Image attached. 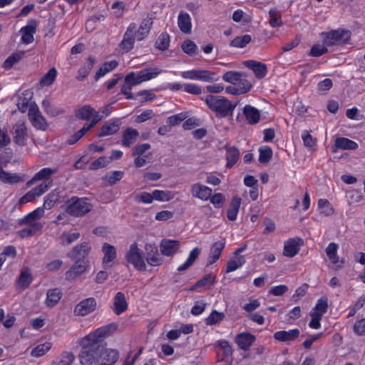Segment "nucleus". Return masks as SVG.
<instances>
[{"instance_id": "obj_1", "label": "nucleus", "mask_w": 365, "mask_h": 365, "mask_svg": "<svg viewBox=\"0 0 365 365\" xmlns=\"http://www.w3.org/2000/svg\"><path fill=\"white\" fill-rule=\"evenodd\" d=\"M117 329V324L110 323L82 338L80 342V363L82 365H114L119 359V351L115 349L106 348L104 339Z\"/></svg>"}, {"instance_id": "obj_2", "label": "nucleus", "mask_w": 365, "mask_h": 365, "mask_svg": "<svg viewBox=\"0 0 365 365\" xmlns=\"http://www.w3.org/2000/svg\"><path fill=\"white\" fill-rule=\"evenodd\" d=\"M201 99L217 118H232L237 105V103H232L227 98L220 96L207 95Z\"/></svg>"}, {"instance_id": "obj_3", "label": "nucleus", "mask_w": 365, "mask_h": 365, "mask_svg": "<svg viewBox=\"0 0 365 365\" xmlns=\"http://www.w3.org/2000/svg\"><path fill=\"white\" fill-rule=\"evenodd\" d=\"M92 207L88 198L72 196L66 202L65 211L71 217H81L90 212Z\"/></svg>"}, {"instance_id": "obj_4", "label": "nucleus", "mask_w": 365, "mask_h": 365, "mask_svg": "<svg viewBox=\"0 0 365 365\" xmlns=\"http://www.w3.org/2000/svg\"><path fill=\"white\" fill-rule=\"evenodd\" d=\"M45 211L42 207H37L32 212H29L24 217L19 219V224L20 225H29L28 228L23 229L21 231V236H32L43 228L41 222H36L44 215Z\"/></svg>"}, {"instance_id": "obj_5", "label": "nucleus", "mask_w": 365, "mask_h": 365, "mask_svg": "<svg viewBox=\"0 0 365 365\" xmlns=\"http://www.w3.org/2000/svg\"><path fill=\"white\" fill-rule=\"evenodd\" d=\"M323 43L326 46H331L346 43L351 38V32L346 29L331 30L322 32Z\"/></svg>"}, {"instance_id": "obj_6", "label": "nucleus", "mask_w": 365, "mask_h": 365, "mask_svg": "<svg viewBox=\"0 0 365 365\" xmlns=\"http://www.w3.org/2000/svg\"><path fill=\"white\" fill-rule=\"evenodd\" d=\"M181 76L185 79L208 83L215 82L220 79V76L215 72L205 69H192L182 71Z\"/></svg>"}, {"instance_id": "obj_7", "label": "nucleus", "mask_w": 365, "mask_h": 365, "mask_svg": "<svg viewBox=\"0 0 365 365\" xmlns=\"http://www.w3.org/2000/svg\"><path fill=\"white\" fill-rule=\"evenodd\" d=\"M126 261L133 265L138 271L143 272L146 269V264L143 251L138 248V244L134 242L130 245L125 255Z\"/></svg>"}, {"instance_id": "obj_8", "label": "nucleus", "mask_w": 365, "mask_h": 365, "mask_svg": "<svg viewBox=\"0 0 365 365\" xmlns=\"http://www.w3.org/2000/svg\"><path fill=\"white\" fill-rule=\"evenodd\" d=\"M212 346L215 349L217 361L232 362L233 349L228 341L220 339L214 342Z\"/></svg>"}, {"instance_id": "obj_9", "label": "nucleus", "mask_w": 365, "mask_h": 365, "mask_svg": "<svg viewBox=\"0 0 365 365\" xmlns=\"http://www.w3.org/2000/svg\"><path fill=\"white\" fill-rule=\"evenodd\" d=\"M144 259L151 267H157L163 264L164 259L158 252L155 244L146 243L144 247Z\"/></svg>"}, {"instance_id": "obj_10", "label": "nucleus", "mask_w": 365, "mask_h": 365, "mask_svg": "<svg viewBox=\"0 0 365 365\" xmlns=\"http://www.w3.org/2000/svg\"><path fill=\"white\" fill-rule=\"evenodd\" d=\"M135 29H137L135 23L132 22L128 25L123 35V40L119 43V48L123 53H128L133 48L136 40L135 35Z\"/></svg>"}, {"instance_id": "obj_11", "label": "nucleus", "mask_w": 365, "mask_h": 365, "mask_svg": "<svg viewBox=\"0 0 365 365\" xmlns=\"http://www.w3.org/2000/svg\"><path fill=\"white\" fill-rule=\"evenodd\" d=\"M51 183H46V182H41L36 187L32 188L25 195H24L19 199L20 205H25L29 202H32L36 197L41 196L44 194L50 187Z\"/></svg>"}, {"instance_id": "obj_12", "label": "nucleus", "mask_w": 365, "mask_h": 365, "mask_svg": "<svg viewBox=\"0 0 365 365\" xmlns=\"http://www.w3.org/2000/svg\"><path fill=\"white\" fill-rule=\"evenodd\" d=\"M29 118L32 125L38 130H45L48 124L45 118L41 115L36 105L31 106L29 108Z\"/></svg>"}, {"instance_id": "obj_13", "label": "nucleus", "mask_w": 365, "mask_h": 365, "mask_svg": "<svg viewBox=\"0 0 365 365\" xmlns=\"http://www.w3.org/2000/svg\"><path fill=\"white\" fill-rule=\"evenodd\" d=\"M96 300L93 297H88L83 299L76 304L74 309V314L76 316L85 317L96 309Z\"/></svg>"}, {"instance_id": "obj_14", "label": "nucleus", "mask_w": 365, "mask_h": 365, "mask_svg": "<svg viewBox=\"0 0 365 365\" xmlns=\"http://www.w3.org/2000/svg\"><path fill=\"white\" fill-rule=\"evenodd\" d=\"M302 245H304V240L301 237L288 239L284 243L283 255L290 258L294 257L299 253L300 247Z\"/></svg>"}, {"instance_id": "obj_15", "label": "nucleus", "mask_w": 365, "mask_h": 365, "mask_svg": "<svg viewBox=\"0 0 365 365\" xmlns=\"http://www.w3.org/2000/svg\"><path fill=\"white\" fill-rule=\"evenodd\" d=\"M256 341V336L248 332L244 331L237 334L235 337V342L239 349L247 351Z\"/></svg>"}, {"instance_id": "obj_16", "label": "nucleus", "mask_w": 365, "mask_h": 365, "mask_svg": "<svg viewBox=\"0 0 365 365\" xmlns=\"http://www.w3.org/2000/svg\"><path fill=\"white\" fill-rule=\"evenodd\" d=\"M102 252L103 257L102 259V264L104 269H108L112 267L114 259L117 257V252L115 246L105 242L102 246Z\"/></svg>"}, {"instance_id": "obj_17", "label": "nucleus", "mask_w": 365, "mask_h": 365, "mask_svg": "<svg viewBox=\"0 0 365 365\" xmlns=\"http://www.w3.org/2000/svg\"><path fill=\"white\" fill-rule=\"evenodd\" d=\"M128 309V302L125 295L122 292H118L113 299L111 309L118 316L124 313Z\"/></svg>"}, {"instance_id": "obj_18", "label": "nucleus", "mask_w": 365, "mask_h": 365, "mask_svg": "<svg viewBox=\"0 0 365 365\" xmlns=\"http://www.w3.org/2000/svg\"><path fill=\"white\" fill-rule=\"evenodd\" d=\"M153 24V15H148L140 22V26L137 30L135 29V35L138 41L144 40L149 34Z\"/></svg>"}, {"instance_id": "obj_19", "label": "nucleus", "mask_w": 365, "mask_h": 365, "mask_svg": "<svg viewBox=\"0 0 365 365\" xmlns=\"http://www.w3.org/2000/svg\"><path fill=\"white\" fill-rule=\"evenodd\" d=\"M190 192L193 197L198 198L202 201H207L212 195V190L200 182L192 185Z\"/></svg>"}, {"instance_id": "obj_20", "label": "nucleus", "mask_w": 365, "mask_h": 365, "mask_svg": "<svg viewBox=\"0 0 365 365\" xmlns=\"http://www.w3.org/2000/svg\"><path fill=\"white\" fill-rule=\"evenodd\" d=\"M225 239H222V240L215 242L212 245L207 257V266L215 263L220 259L222 252L225 247Z\"/></svg>"}, {"instance_id": "obj_21", "label": "nucleus", "mask_w": 365, "mask_h": 365, "mask_svg": "<svg viewBox=\"0 0 365 365\" xmlns=\"http://www.w3.org/2000/svg\"><path fill=\"white\" fill-rule=\"evenodd\" d=\"M244 64L247 68L253 71L255 77L258 79L264 78L267 73V67L264 63L255 60H248L245 61Z\"/></svg>"}, {"instance_id": "obj_22", "label": "nucleus", "mask_w": 365, "mask_h": 365, "mask_svg": "<svg viewBox=\"0 0 365 365\" xmlns=\"http://www.w3.org/2000/svg\"><path fill=\"white\" fill-rule=\"evenodd\" d=\"M91 247L88 242H83L75 246L72 251L68 254V257L72 259L83 262V259L88 255Z\"/></svg>"}, {"instance_id": "obj_23", "label": "nucleus", "mask_w": 365, "mask_h": 365, "mask_svg": "<svg viewBox=\"0 0 365 365\" xmlns=\"http://www.w3.org/2000/svg\"><path fill=\"white\" fill-rule=\"evenodd\" d=\"M56 168H43L38 171L31 180L26 182V185L27 187H31L34 183L41 180H50L53 174L56 173Z\"/></svg>"}, {"instance_id": "obj_24", "label": "nucleus", "mask_w": 365, "mask_h": 365, "mask_svg": "<svg viewBox=\"0 0 365 365\" xmlns=\"http://www.w3.org/2000/svg\"><path fill=\"white\" fill-rule=\"evenodd\" d=\"M14 141L16 144L24 146L27 140V128L24 123H17L14 126Z\"/></svg>"}, {"instance_id": "obj_25", "label": "nucleus", "mask_w": 365, "mask_h": 365, "mask_svg": "<svg viewBox=\"0 0 365 365\" xmlns=\"http://www.w3.org/2000/svg\"><path fill=\"white\" fill-rule=\"evenodd\" d=\"M299 329L295 328L289 331H277L274 334L273 337L278 341L289 342L296 340L299 336Z\"/></svg>"}, {"instance_id": "obj_26", "label": "nucleus", "mask_w": 365, "mask_h": 365, "mask_svg": "<svg viewBox=\"0 0 365 365\" xmlns=\"http://www.w3.org/2000/svg\"><path fill=\"white\" fill-rule=\"evenodd\" d=\"M86 270V266L83 262L76 260L75 263L65 273V279L72 281L80 277Z\"/></svg>"}, {"instance_id": "obj_27", "label": "nucleus", "mask_w": 365, "mask_h": 365, "mask_svg": "<svg viewBox=\"0 0 365 365\" xmlns=\"http://www.w3.org/2000/svg\"><path fill=\"white\" fill-rule=\"evenodd\" d=\"M179 247V242L173 240L164 239L160 245L161 254L167 257L174 255L178 252Z\"/></svg>"}, {"instance_id": "obj_28", "label": "nucleus", "mask_w": 365, "mask_h": 365, "mask_svg": "<svg viewBox=\"0 0 365 365\" xmlns=\"http://www.w3.org/2000/svg\"><path fill=\"white\" fill-rule=\"evenodd\" d=\"M225 159L227 160L226 168H232L239 160L240 153L238 148L235 146H230L229 145H225Z\"/></svg>"}, {"instance_id": "obj_29", "label": "nucleus", "mask_w": 365, "mask_h": 365, "mask_svg": "<svg viewBox=\"0 0 365 365\" xmlns=\"http://www.w3.org/2000/svg\"><path fill=\"white\" fill-rule=\"evenodd\" d=\"M359 148L358 144L347 138L339 137L336 139L334 145L332 147V151L335 153L336 150H354Z\"/></svg>"}, {"instance_id": "obj_30", "label": "nucleus", "mask_w": 365, "mask_h": 365, "mask_svg": "<svg viewBox=\"0 0 365 365\" xmlns=\"http://www.w3.org/2000/svg\"><path fill=\"white\" fill-rule=\"evenodd\" d=\"M178 24L180 30L184 34H190L192 30V22L190 15L181 11L178 18Z\"/></svg>"}, {"instance_id": "obj_31", "label": "nucleus", "mask_w": 365, "mask_h": 365, "mask_svg": "<svg viewBox=\"0 0 365 365\" xmlns=\"http://www.w3.org/2000/svg\"><path fill=\"white\" fill-rule=\"evenodd\" d=\"M243 113L247 122L251 125H255L260 120L259 110L251 105H246L243 108Z\"/></svg>"}, {"instance_id": "obj_32", "label": "nucleus", "mask_w": 365, "mask_h": 365, "mask_svg": "<svg viewBox=\"0 0 365 365\" xmlns=\"http://www.w3.org/2000/svg\"><path fill=\"white\" fill-rule=\"evenodd\" d=\"M33 282V277L28 267L24 268L17 280L16 287L18 289H26Z\"/></svg>"}, {"instance_id": "obj_33", "label": "nucleus", "mask_w": 365, "mask_h": 365, "mask_svg": "<svg viewBox=\"0 0 365 365\" xmlns=\"http://www.w3.org/2000/svg\"><path fill=\"white\" fill-rule=\"evenodd\" d=\"M139 133L136 129L128 128L123 132L122 136V145L125 147H130L136 140Z\"/></svg>"}, {"instance_id": "obj_34", "label": "nucleus", "mask_w": 365, "mask_h": 365, "mask_svg": "<svg viewBox=\"0 0 365 365\" xmlns=\"http://www.w3.org/2000/svg\"><path fill=\"white\" fill-rule=\"evenodd\" d=\"M95 61V58L92 56H89L86 59V63L78 71V74L76 76V79L78 81H81L89 75L94 66Z\"/></svg>"}, {"instance_id": "obj_35", "label": "nucleus", "mask_w": 365, "mask_h": 365, "mask_svg": "<svg viewBox=\"0 0 365 365\" xmlns=\"http://www.w3.org/2000/svg\"><path fill=\"white\" fill-rule=\"evenodd\" d=\"M62 293L58 288L48 289L46 294L45 304L48 307L56 305L61 299Z\"/></svg>"}, {"instance_id": "obj_36", "label": "nucleus", "mask_w": 365, "mask_h": 365, "mask_svg": "<svg viewBox=\"0 0 365 365\" xmlns=\"http://www.w3.org/2000/svg\"><path fill=\"white\" fill-rule=\"evenodd\" d=\"M96 110L89 105H85L78 108L76 112V117L81 120H92L96 115Z\"/></svg>"}, {"instance_id": "obj_37", "label": "nucleus", "mask_w": 365, "mask_h": 365, "mask_svg": "<svg viewBox=\"0 0 365 365\" xmlns=\"http://www.w3.org/2000/svg\"><path fill=\"white\" fill-rule=\"evenodd\" d=\"M200 254V249L198 247L193 248L190 252L188 257L187 258L185 262L184 263H182V264H180L178 267L177 270L178 272H182V271L187 269L189 267H190L194 264V262H195V260L197 259V258L198 257Z\"/></svg>"}, {"instance_id": "obj_38", "label": "nucleus", "mask_w": 365, "mask_h": 365, "mask_svg": "<svg viewBox=\"0 0 365 365\" xmlns=\"http://www.w3.org/2000/svg\"><path fill=\"white\" fill-rule=\"evenodd\" d=\"M118 65L115 60L105 62L102 66L96 71L95 75V80L98 81L101 77L104 76L108 73L114 70Z\"/></svg>"}, {"instance_id": "obj_39", "label": "nucleus", "mask_w": 365, "mask_h": 365, "mask_svg": "<svg viewBox=\"0 0 365 365\" xmlns=\"http://www.w3.org/2000/svg\"><path fill=\"white\" fill-rule=\"evenodd\" d=\"M246 262V259L245 256L240 255L239 257L234 256L230 258L227 263L226 267V273H230L237 270V269L242 267Z\"/></svg>"}, {"instance_id": "obj_40", "label": "nucleus", "mask_w": 365, "mask_h": 365, "mask_svg": "<svg viewBox=\"0 0 365 365\" xmlns=\"http://www.w3.org/2000/svg\"><path fill=\"white\" fill-rule=\"evenodd\" d=\"M120 129L119 123L116 122H106L101 128L98 134L99 138L110 135L116 133Z\"/></svg>"}, {"instance_id": "obj_41", "label": "nucleus", "mask_w": 365, "mask_h": 365, "mask_svg": "<svg viewBox=\"0 0 365 365\" xmlns=\"http://www.w3.org/2000/svg\"><path fill=\"white\" fill-rule=\"evenodd\" d=\"M319 212L321 215L329 217L334 213V209L330 202L324 198H321L317 202Z\"/></svg>"}, {"instance_id": "obj_42", "label": "nucleus", "mask_w": 365, "mask_h": 365, "mask_svg": "<svg viewBox=\"0 0 365 365\" xmlns=\"http://www.w3.org/2000/svg\"><path fill=\"white\" fill-rule=\"evenodd\" d=\"M161 73V70L158 68H147L138 71L139 78L142 82L150 81L156 78Z\"/></svg>"}, {"instance_id": "obj_43", "label": "nucleus", "mask_w": 365, "mask_h": 365, "mask_svg": "<svg viewBox=\"0 0 365 365\" xmlns=\"http://www.w3.org/2000/svg\"><path fill=\"white\" fill-rule=\"evenodd\" d=\"M123 176L124 172L121 170H112L107 172L102 177V180L106 182L109 185H113L120 181Z\"/></svg>"}, {"instance_id": "obj_44", "label": "nucleus", "mask_w": 365, "mask_h": 365, "mask_svg": "<svg viewBox=\"0 0 365 365\" xmlns=\"http://www.w3.org/2000/svg\"><path fill=\"white\" fill-rule=\"evenodd\" d=\"M58 200L59 192L57 191V190H53L46 195L44 197L43 206L41 207L43 209V210H51L53 207Z\"/></svg>"}, {"instance_id": "obj_45", "label": "nucleus", "mask_w": 365, "mask_h": 365, "mask_svg": "<svg viewBox=\"0 0 365 365\" xmlns=\"http://www.w3.org/2000/svg\"><path fill=\"white\" fill-rule=\"evenodd\" d=\"M75 360L73 353L63 351L52 363L51 365H72Z\"/></svg>"}, {"instance_id": "obj_46", "label": "nucleus", "mask_w": 365, "mask_h": 365, "mask_svg": "<svg viewBox=\"0 0 365 365\" xmlns=\"http://www.w3.org/2000/svg\"><path fill=\"white\" fill-rule=\"evenodd\" d=\"M328 307L327 297H322L317 301L314 307L312 309L310 313H316L323 317L324 314L327 312Z\"/></svg>"}, {"instance_id": "obj_47", "label": "nucleus", "mask_w": 365, "mask_h": 365, "mask_svg": "<svg viewBox=\"0 0 365 365\" xmlns=\"http://www.w3.org/2000/svg\"><path fill=\"white\" fill-rule=\"evenodd\" d=\"M269 24L272 28H278L283 24L282 14L277 8H272L269 11Z\"/></svg>"}, {"instance_id": "obj_48", "label": "nucleus", "mask_w": 365, "mask_h": 365, "mask_svg": "<svg viewBox=\"0 0 365 365\" xmlns=\"http://www.w3.org/2000/svg\"><path fill=\"white\" fill-rule=\"evenodd\" d=\"M252 41V36L249 34H245L236 36L230 42V46L233 48H243Z\"/></svg>"}, {"instance_id": "obj_49", "label": "nucleus", "mask_w": 365, "mask_h": 365, "mask_svg": "<svg viewBox=\"0 0 365 365\" xmlns=\"http://www.w3.org/2000/svg\"><path fill=\"white\" fill-rule=\"evenodd\" d=\"M170 42V38L167 32H163L158 37L155 43V48L164 51L168 49Z\"/></svg>"}, {"instance_id": "obj_50", "label": "nucleus", "mask_w": 365, "mask_h": 365, "mask_svg": "<svg viewBox=\"0 0 365 365\" xmlns=\"http://www.w3.org/2000/svg\"><path fill=\"white\" fill-rule=\"evenodd\" d=\"M216 276L215 274L212 273H210L206 274L204 277L199 279L195 282L194 284V287L195 289L198 287H210L211 286H213L216 283Z\"/></svg>"}, {"instance_id": "obj_51", "label": "nucleus", "mask_w": 365, "mask_h": 365, "mask_svg": "<svg viewBox=\"0 0 365 365\" xmlns=\"http://www.w3.org/2000/svg\"><path fill=\"white\" fill-rule=\"evenodd\" d=\"M57 70L53 67L51 68L43 76L40 80V84L42 86H50L56 81L57 76Z\"/></svg>"}, {"instance_id": "obj_52", "label": "nucleus", "mask_w": 365, "mask_h": 365, "mask_svg": "<svg viewBox=\"0 0 365 365\" xmlns=\"http://www.w3.org/2000/svg\"><path fill=\"white\" fill-rule=\"evenodd\" d=\"M225 315L223 312H219L217 310H212L209 316L205 319L207 326L215 325L224 320Z\"/></svg>"}, {"instance_id": "obj_53", "label": "nucleus", "mask_w": 365, "mask_h": 365, "mask_svg": "<svg viewBox=\"0 0 365 365\" xmlns=\"http://www.w3.org/2000/svg\"><path fill=\"white\" fill-rule=\"evenodd\" d=\"M273 155V150L268 145L262 146L259 148V162L267 163L269 162Z\"/></svg>"}, {"instance_id": "obj_54", "label": "nucleus", "mask_w": 365, "mask_h": 365, "mask_svg": "<svg viewBox=\"0 0 365 365\" xmlns=\"http://www.w3.org/2000/svg\"><path fill=\"white\" fill-rule=\"evenodd\" d=\"M153 194V200L160 202H168L174 197L173 193L170 190H154Z\"/></svg>"}, {"instance_id": "obj_55", "label": "nucleus", "mask_w": 365, "mask_h": 365, "mask_svg": "<svg viewBox=\"0 0 365 365\" xmlns=\"http://www.w3.org/2000/svg\"><path fill=\"white\" fill-rule=\"evenodd\" d=\"M338 248L339 245L335 242H330L326 248L327 255L333 264H336L339 261V257L337 255Z\"/></svg>"}, {"instance_id": "obj_56", "label": "nucleus", "mask_w": 365, "mask_h": 365, "mask_svg": "<svg viewBox=\"0 0 365 365\" xmlns=\"http://www.w3.org/2000/svg\"><path fill=\"white\" fill-rule=\"evenodd\" d=\"M23 35L21 40L25 43H31L34 41V34L36 32V27L27 25L21 29Z\"/></svg>"}, {"instance_id": "obj_57", "label": "nucleus", "mask_w": 365, "mask_h": 365, "mask_svg": "<svg viewBox=\"0 0 365 365\" xmlns=\"http://www.w3.org/2000/svg\"><path fill=\"white\" fill-rule=\"evenodd\" d=\"M51 348V344L45 342L34 347L31 351V356L34 357H40L45 355Z\"/></svg>"}, {"instance_id": "obj_58", "label": "nucleus", "mask_w": 365, "mask_h": 365, "mask_svg": "<svg viewBox=\"0 0 365 365\" xmlns=\"http://www.w3.org/2000/svg\"><path fill=\"white\" fill-rule=\"evenodd\" d=\"M23 54L17 52L12 53L4 61L3 67L5 70L11 69L14 64L18 63L22 58Z\"/></svg>"}, {"instance_id": "obj_59", "label": "nucleus", "mask_w": 365, "mask_h": 365, "mask_svg": "<svg viewBox=\"0 0 365 365\" xmlns=\"http://www.w3.org/2000/svg\"><path fill=\"white\" fill-rule=\"evenodd\" d=\"M111 113V107L110 105H106L99 109L98 111H96L95 117L93 120L98 123L103 118H107L110 115Z\"/></svg>"}, {"instance_id": "obj_60", "label": "nucleus", "mask_w": 365, "mask_h": 365, "mask_svg": "<svg viewBox=\"0 0 365 365\" xmlns=\"http://www.w3.org/2000/svg\"><path fill=\"white\" fill-rule=\"evenodd\" d=\"M208 200L210 201L215 208L220 209L223 207L225 197L221 192H215L214 195L212 194L210 195V198Z\"/></svg>"}, {"instance_id": "obj_61", "label": "nucleus", "mask_w": 365, "mask_h": 365, "mask_svg": "<svg viewBox=\"0 0 365 365\" xmlns=\"http://www.w3.org/2000/svg\"><path fill=\"white\" fill-rule=\"evenodd\" d=\"M328 52V49L324 44H314L312 46L308 55L312 57H319Z\"/></svg>"}, {"instance_id": "obj_62", "label": "nucleus", "mask_w": 365, "mask_h": 365, "mask_svg": "<svg viewBox=\"0 0 365 365\" xmlns=\"http://www.w3.org/2000/svg\"><path fill=\"white\" fill-rule=\"evenodd\" d=\"M153 194L148 192H142L135 196V201L143 204H150L153 201Z\"/></svg>"}, {"instance_id": "obj_63", "label": "nucleus", "mask_w": 365, "mask_h": 365, "mask_svg": "<svg viewBox=\"0 0 365 365\" xmlns=\"http://www.w3.org/2000/svg\"><path fill=\"white\" fill-rule=\"evenodd\" d=\"M240 77H241V73L237 71H227L222 76V79L228 83H230L233 85H237V83L240 80Z\"/></svg>"}, {"instance_id": "obj_64", "label": "nucleus", "mask_w": 365, "mask_h": 365, "mask_svg": "<svg viewBox=\"0 0 365 365\" xmlns=\"http://www.w3.org/2000/svg\"><path fill=\"white\" fill-rule=\"evenodd\" d=\"M182 50L190 56H193L196 53L197 45L191 40H186L182 43Z\"/></svg>"}]
</instances>
